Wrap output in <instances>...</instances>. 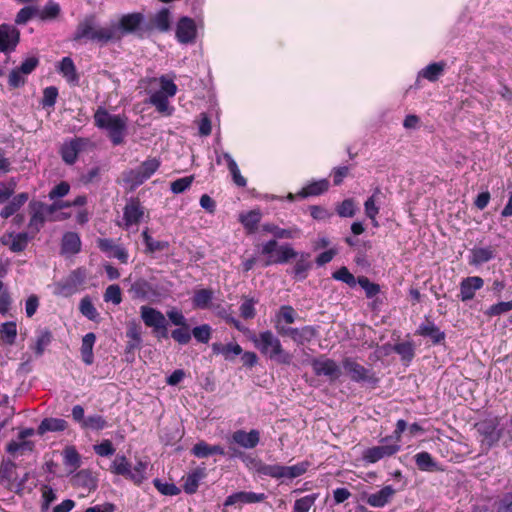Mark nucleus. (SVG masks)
Here are the masks:
<instances>
[{"mask_svg":"<svg viewBox=\"0 0 512 512\" xmlns=\"http://www.w3.org/2000/svg\"><path fill=\"white\" fill-rule=\"evenodd\" d=\"M141 319L147 327L153 328L154 331H159V328H164L166 318L164 314L149 306H141L140 308Z\"/></svg>","mask_w":512,"mask_h":512,"instance_id":"dca6fc26","label":"nucleus"},{"mask_svg":"<svg viewBox=\"0 0 512 512\" xmlns=\"http://www.w3.org/2000/svg\"><path fill=\"white\" fill-rule=\"evenodd\" d=\"M41 494H42L41 510H42V512H46V511H48L50 504L56 500V493L50 486L43 485L41 487Z\"/></svg>","mask_w":512,"mask_h":512,"instance_id":"69168bd1","label":"nucleus"},{"mask_svg":"<svg viewBox=\"0 0 512 512\" xmlns=\"http://www.w3.org/2000/svg\"><path fill=\"white\" fill-rule=\"evenodd\" d=\"M309 254H301L300 258L297 260L293 273L297 279H305L307 276V271L311 268V262L309 261Z\"/></svg>","mask_w":512,"mask_h":512,"instance_id":"58836bf2","label":"nucleus"},{"mask_svg":"<svg viewBox=\"0 0 512 512\" xmlns=\"http://www.w3.org/2000/svg\"><path fill=\"white\" fill-rule=\"evenodd\" d=\"M58 88L55 86H48L43 90V97L41 100L42 107L52 108L55 106L58 97Z\"/></svg>","mask_w":512,"mask_h":512,"instance_id":"5fc2aeb1","label":"nucleus"},{"mask_svg":"<svg viewBox=\"0 0 512 512\" xmlns=\"http://www.w3.org/2000/svg\"><path fill=\"white\" fill-rule=\"evenodd\" d=\"M28 200L27 193H20L13 197V199L2 209L0 212L1 217L9 218L15 214Z\"/></svg>","mask_w":512,"mask_h":512,"instance_id":"72a5a7b5","label":"nucleus"},{"mask_svg":"<svg viewBox=\"0 0 512 512\" xmlns=\"http://www.w3.org/2000/svg\"><path fill=\"white\" fill-rule=\"evenodd\" d=\"M146 467V463L141 461L138 462L133 469H130L129 474L127 475L126 478L137 485L141 484L146 479Z\"/></svg>","mask_w":512,"mask_h":512,"instance_id":"864d4df0","label":"nucleus"},{"mask_svg":"<svg viewBox=\"0 0 512 512\" xmlns=\"http://www.w3.org/2000/svg\"><path fill=\"white\" fill-rule=\"evenodd\" d=\"M212 350L214 354L222 355L225 360L232 361L242 353V348L237 343H213Z\"/></svg>","mask_w":512,"mask_h":512,"instance_id":"a878e982","label":"nucleus"},{"mask_svg":"<svg viewBox=\"0 0 512 512\" xmlns=\"http://www.w3.org/2000/svg\"><path fill=\"white\" fill-rule=\"evenodd\" d=\"M416 334L430 338L433 344H439L445 339V333L429 320H426L419 325L416 330Z\"/></svg>","mask_w":512,"mask_h":512,"instance_id":"4be33fe9","label":"nucleus"},{"mask_svg":"<svg viewBox=\"0 0 512 512\" xmlns=\"http://www.w3.org/2000/svg\"><path fill=\"white\" fill-rule=\"evenodd\" d=\"M192 453L198 458H206L213 454L224 455V449L219 445H209L205 441L196 443L192 448Z\"/></svg>","mask_w":512,"mask_h":512,"instance_id":"c85d7f7f","label":"nucleus"},{"mask_svg":"<svg viewBox=\"0 0 512 512\" xmlns=\"http://www.w3.org/2000/svg\"><path fill=\"white\" fill-rule=\"evenodd\" d=\"M257 301L253 298H244L243 303L240 306V315L244 319H252L256 315L255 304Z\"/></svg>","mask_w":512,"mask_h":512,"instance_id":"0e129e2a","label":"nucleus"},{"mask_svg":"<svg viewBox=\"0 0 512 512\" xmlns=\"http://www.w3.org/2000/svg\"><path fill=\"white\" fill-rule=\"evenodd\" d=\"M108 427V423L106 419L98 414L90 415L86 417L85 422L83 423L82 428L88 430L99 431Z\"/></svg>","mask_w":512,"mask_h":512,"instance_id":"a18cd8bd","label":"nucleus"},{"mask_svg":"<svg viewBox=\"0 0 512 512\" xmlns=\"http://www.w3.org/2000/svg\"><path fill=\"white\" fill-rule=\"evenodd\" d=\"M20 42V31L12 24L2 23L0 25V52H13Z\"/></svg>","mask_w":512,"mask_h":512,"instance_id":"1a4fd4ad","label":"nucleus"},{"mask_svg":"<svg viewBox=\"0 0 512 512\" xmlns=\"http://www.w3.org/2000/svg\"><path fill=\"white\" fill-rule=\"evenodd\" d=\"M446 68L444 61L428 64L418 73V77L424 78L430 82H436L443 75Z\"/></svg>","mask_w":512,"mask_h":512,"instance_id":"bb28decb","label":"nucleus"},{"mask_svg":"<svg viewBox=\"0 0 512 512\" xmlns=\"http://www.w3.org/2000/svg\"><path fill=\"white\" fill-rule=\"evenodd\" d=\"M142 236L146 245V251L149 253L163 251L169 247V243L167 241H158L153 239L148 234L147 229L143 231Z\"/></svg>","mask_w":512,"mask_h":512,"instance_id":"ea45409f","label":"nucleus"},{"mask_svg":"<svg viewBox=\"0 0 512 512\" xmlns=\"http://www.w3.org/2000/svg\"><path fill=\"white\" fill-rule=\"evenodd\" d=\"M400 450V445L395 444H383L380 446H374L366 449L363 452V460L367 463H376L379 460L390 457L396 454Z\"/></svg>","mask_w":512,"mask_h":512,"instance_id":"9b49d317","label":"nucleus"},{"mask_svg":"<svg viewBox=\"0 0 512 512\" xmlns=\"http://www.w3.org/2000/svg\"><path fill=\"white\" fill-rule=\"evenodd\" d=\"M265 499L266 495L264 493L240 491L229 495L224 502V506L260 503Z\"/></svg>","mask_w":512,"mask_h":512,"instance_id":"4468645a","label":"nucleus"},{"mask_svg":"<svg viewBox=\"0 0 512 512\" xmlns=\"http://www.w3.org/2000/svg\"><path fill=\"white\" fill-rule=\"evenodd\" d=\"M153 483L157 490L163 495L175 496L180 493V489L173 483H163L160 479H154Z\"/></svg>","mask_w":512,"mask_h":512,"instance_id":"338daca9","label":"nucleus"},{"mask_svg":"<svg viewBox=\"0 0 512 512\" xmlns=\"http://www.w3.org/2000/svg\"><path fill=\"white\" fill-rule=\"evenodd\" d=\"M296 312L292 306L283 305L276 315V323L293 324L295 322Z\"/></svg>","mask_w":512,"mask_h":512,"instance_id":"3c124183","label":"nucleus"},{"mask_svg":"<svg viewBox=\"0 0 512 512\" xmlns=\"http://www.w3.org/2000/svg\"><path fill=\"white\" fill-rule=\"evenodd\" d=\"M104 300L106 302H112L115 305L120 304L122 301L120 286L117 284L109 285L104 293Z\"/></svg>","mask_w":512,"mask_h":512,"instance_id":"052dcab7","label":"nucleus"},{"mask_svg":"<svg viewBox=\"0 0 512 512\" xmlns=\"http://www.w3.org/2000/svg\"><path fill=\"white\" fill-rule=\"evenodd\" d=\"M38 9L34 6H25L21 8L15 17L16 25H25L28 23L34 16H37Z\"/></svg>","mask_w":512,"mask_h":512,"instance_id":"603ef678","label":"nucleus"},{"mask_svg":"<svg viewBox=\"0 0 512 512\" xmlns=\"http://www.w3.org/2000/svg\"><path fill=\"white\" fill-rule=\"evenodd\" d=\"M159 162H144L137 170L129 172L128 181L132 186H138L148 179L157 169Z\"/></svg>","mask_w":512,"mask_h":512,"instance_id":"a211bd4d","label":"nucleus"},{"mask_svg":"<svg viewBox=\"0 0 512 512\" xmlns=\"http://www.w3.org/2000/svg\"><path fill=\"white\" fill-rule=\"evenodd\" d=\"M484 281L481 277L473 276L464 279L460 285V297L463 301L474 297L475 292L482 288Z\"/></svg>","mask_w":512,"mask_h":512,"instance_id":"412c9836","label":"nucleus"},{"mask_svg":"<svg viewBox=\"0 0 512 512\" xmlns=\"http://www.w3.org/2000/svg\"><path fill=\"white\" fill-rule=\"evenodd\" d=\"M500 421L501 419L498 416H491L475 424L477 432L483 437L481 442L486 450L494 446L502 437Z\"/></svg>","mask_w":512,"mask_h":512,"instance_id":"20e7f679","label":"nucleus"},{"mask_svg":"<svg viewBox=\"0 0 512 512\" xmlns=\"http://www.w3.org/2000/svg\"><path fill=\"white\" fill-rule=\"evenodd\" d=\"M262 230L267 233L273 234L276 238L279 239H291L296 237L300 233V230L297 227L282 229L271 223L264 224L262 226Z\"/></svg>","mask_w":512,"mask_h":512,"instance_id":"2f4dec72","label":"nucleus"},{"mask_svg":"<svg viewBox=\"0 0 512 512\" xmlns=\"http://www.w3.org/2000/svg\"><path fill=\"white\" fill-rule=\"evenodd\" d=\"M1 339L9 345L15 342L17 336V326L15 322L3 323L0 329Z\"/></svg>","mask_w":512,"mask_h":512,"instance_id":"09e8293b","label":"nucleus"},{"mask_svg":"<svg viewBox=\"0 0 512 512\" xmlns=\"http://www.w3.org/2000/svg\"><path fill=\"white\" fill-rule=\"evenodd\" d=\"M154 26L161 32L170 29V12L167 8L161 9L153 19Z\"/></svg>","mask_w":512,"mask_h":512,"instance_id":"de8ad7c7","label":"nucleus"},{"mask_svg":"<svg viewBox=\"0 0 512 512\" xmlns=\"http://www.w3.org/2000/svg\"><path fill=\"white\" fill-rule=\"evenodd\" d=\"M415 462L418 468L422 471H434L437 469V464L428 452H420L416 454Z\"/></svg>","mask_w":512,"mask_h":512,"instance_id":"79ce46f5","label":"nucleus"},{"mask_svg":"<svg viewBox=\"0 0 512 512\" xmlns=\"http://www.w3.org/2000/svg\"><path fill=\"white\" fill-rule=\"evenodd\" d=\"M168 96L163 92H153L149 97V103L153 105L156 110L165 116H171L174 108L169 105Z\"/></svg>","mask_w":512,"mask_h":512,"instance_id":"393cba45","label":"nucleus"},{"mask_svg":"<svg viewBox=\"0 0 512 512\" xmlns=\"http://www.w3.org/2000/svg\"><path fill=\"white\" fill-rule=\"evenodd\" d=\"M395 494V489L391 485L383 487L381 490L367 497V504L372 507H383L390 502Z\"/></svg>","mask_w":512,"mask_h":512,"instance_id":"5701e85b","label":"nucleus"},{"mask_svg":"<svg viewBox=\"0 0 512 512\" xmlns=\"http://www.w3.org/2000/svg\"><path fill=\"white\" fill-rule=\"evenodd\" d=\"M80 455L72 446L66 447L64 450V463L66 466L76 470L80 466Z\"/></svg>","mask_w":512,"mask_h":512,"instance_id":"4d7b16f0","label":"nucleus"},{"mask_svg":"<svg viewBox=\"0 0 512 512\" xmlns=\"http://www.w3.org/2000/svg\"><path fill=\"white\" fill-rule=\"evenodd\" d=\"M213 298V292L209 289H200L195 292L193 305L195 308L205 309Z\"/></svg>","mask_w":512,"mask_h":512,"instance_id":"c03bdc74","label":"nucleus"},{"mask_svg":"<svg viewBox=\"0 0 512 512\" xmlns=\"http://www.w3.org/2000/svg\"><path fill=\"white\" fill-rule=\"evenodd\" d=\"M16 480V464L11 460H3L0 465V484L7 489H12Z\"/></svg>","mask_w":512,"mask_h":512,"instance_id":"b1692460","label":"nucleus"},{"mask_svg":"<svg viewBox=\"0 0 512 512\" xmlns=\"http://www.w3.org/2000/svg\"><path fill=\"white\" fill-rule=\"evenodd\" d=\"M493 257H494V251L491 247L474 248L471 251L470 264L480 265L482 263L488 262Z\"/></svg>","mask_w":512,"mask_h":512,"instance_id":"4c0bfd02","label":"nucleus"},{"mask_svg":"<svg viewBox=\"0 0 512 512\" xmlns=\"http://www.w3.org/2000/svg\"><path fill=\"white\" fill-rule=\"evenodd\" d=\"M312 367L316 375H324L331 380H336L341 375L340 367L332 359H315L312 362Z\"/></svg>","mask_w":512,"mask_h":512,"instance_id":"2eb2a0df","label":"nucleus"},{"mask_svg":"<svg viewBox=\"0 0 512 512\" xmlns=\"http://www.w3.org/2000/svg\"><path fill=\"white\" fill-rule=\"evenodd\" d=\"M95 341H96V336L92 332L87 333L82 338L81 356H82V360L87 365H91L94 361L93 347H94Z\"/></svg>","mask_w":512,"mask_h":512,"instance_id":"c756f323","label":"nucleus"},{"mask_svg":"<svg viewBox=\"0 0 512 512\" xmlns=\"http://www.w3.org/2000/svg\"><path fill=\"white\" fill-rule=\"evenodd\" d=\"M57 71L70 85H79L80 76L71 57H63L57 65Z\"/></svg>","mask_w":512,"mask_h":512,"instance_id":"f3484780","label":"nucleus"},{"mask_svg":"<svg viewBox=\"0 0 512 512\" xmlns=\"http://www.w3.org/2000/svg\"><path fill=\"white\" fill-rule=\"evenodd\" d=\"M81 241L77 233L67 232L62 238V252L65 254H76L80 251Z\"/></svg>","mask_w":512,"mask_h":512,"instance_id":"7c9ffc66","label":"nucleus"},{"mask_svg":"<svg viewBox=\"0 0 512 512\" xmlns=\"http://www.w3.org/2000/svg\"><path fill=\"white\" fill-rule=\"evenodd\" d=\"M94 125L108 134L113 145L124 142L127 133L128 118L125 114H110L103 106H99L94 113Z\"/></svg>","mask_w":512,"mask_h":512,"instance_id":"f03ea898","label":"nucleus"},{"mask_svg":"<svg viewBox=\"0 0 512 512\" xmlns=\"http://www.w3.org/2000/svg\"><path fill=\"white\" fill-rule=\"evenodd\" d=\"M60 13L61 7L59 3L50 0L41 10H38L37 16L42 21H51L57 19Z\"/></svg>","mask_w":512,"mask_h":512,"instance_id":"f704fd0d","label":"nucleus"},{"mask_svg":"<svg viewBox=\"0 0 512 512\" xmlns=\"http://www.w3.org/2000/svg\"><path fill=\"white\" fill-rule=\"evenodd\" d=\"M71 40L74 42L89 40L104 45L120 41L121 35L116 27H98L96 15L88 14L77 24Z\"/></svg>","mask_w":512,"mask_h":512,"instance_id":"f257e3e1","label":"nucleus"},{"mask_svg":"<svg viewBox=\"0 0 512 512\" xmlns=\"http://www.w3.org/2000/svg\"><path fill=\"white\" fill-rule=\"evenodd\" d=\"M144 216V208L138 199H130L124 207L123 220L126 229L138 225Z\"/></svg>","mask_w":512,"mask_h":512,"instance_id":"ddd939ff","label":"nucleus"},{"mask_svg":"<svg viewBox=\"0 0 512 512\" xmlns=\"http://www.w3.org/2000/svg\"><path fill=\"white\" fill-rule=\"evenodd\" d=\"M194 180V176L179 178L170 184V189L174 194H179L188 189Z\"/></svg>","mask_w":512,"mask_h":512,"instance_id":"774afa93","label":"nucleus"},{"mask_svg":"<svg viewBox=\"0 0 512 512\" xmlns=\"http://www.w3.org/2000/svg\"><path fill=\"white\" fill-rule=\"evenodd\" d=\"M309 464L307 462L297 463L292 466H283V475L282 479H294L301 475H303L307 469Z\"/></svg>","mask_w":512,"mask_h":512,"instance_id":"a19ab883","label":"nucleus"},{"mask_svg":"<svg viewBox=\"0 0 512 512\" xmlns=\"http://www.w3.org/2000/svg\"><path fill=\"white\" fill-rule=\"evenodd\" d=\"M52 339V334L49 330L45 329L40 331L39 335L37 336L35 345L33 347L35 354L37 356H41L45 348L50 344Z\"/></svg>","mask_w":512,"mask_h":512,"instance_id":"8fccbe9b","label":"nucleus"},{"mask_svg":"<svg viewBox=\"0 0 512 512\" xmlns=\"http://www.w3.org/2000/svg\"><path fill=\"white\" fill-rule=\"evenodd\" d=\"M131 465L125 456H117L111 464V472L116 475L127 477Z\"/></svg>","mask_w":512,"mask_h":512,"instance_id":"49530a36","label":"nucleus"},{"mask_svg":"<svg viewBox=\"0 0 512 512\" xmlns=\"http://www.w3.org/2000/svg\"><path fill=\"white\" fill-rule=\"evenodd\" d=\"M3 245L9 247L12 252H22L28 244V235L27 233H8L1 237L0 239Z\"/></svg>","mask_w":512,"mask_h":512,"instance_id":"aec40b11","label":"nucleus"},{"mask_svg":"<svg viewBox=\"0 0 512 512\" xmlns=\"http://www.w3.org/2000/svg\"><path fill=\"white\" fill-rule=\"evenodd\" d=\"M318 334L317 328L313 326H304L295 328L292 340L297 345H304L311 342Z\"/></svg>","mask_w":512,"mask_h":512,"instance_id":"473e14b6","label":"nucleus"},{"mask_svg":"<svg viewBox=\"0 0 512 512\" xmlns=\"http://www.w3.org/2000/svg\"><path fill=\"white\" fill-rule=\"evenodd\" d=\"M250 339L261 354L269 359L285 365L291 363L292 355L283 349L279 338L270 330L263 331L258 336L253 335Z\"/></svg>","mask_w":512,"mask_h":512,"instance_id":"7ed1b4c3","label":"nucleus"},{"mask_svg":"<svg viewBox=\"0 0 512 512\" xmlns=\"http://www.w3.org/2000/svg\"><path fill=\"white\" fill-rule=\"evenodd\" d=\"M260 440L258 430L252 429L250 432L237 430L232 434V441L245 449L255 448Z\"/></svg>","mask_w":512,"mask_h":512,"instance_id":"6ab92c4d","label":"nucleus"},{"mask_svg":"<svg viewBox=\"0 0 512 512\" xmlns=\"http://www.w3.org/2000/svg\"><path fill=\"white\" fill-rule=\"evenodd\" d=\"M66 427L67 422L64 419L45 418L38 427V433L43 435L48 431H63Z\"/></svg>","mask_w":512,"mask_h":512,"instance_id":"c9c22d12","label":"nucleus"},{"mask_svg":"<svg viewBox=\"0 0 512 512\" xmlns=\"http://www.w3.org/2000/svg\"><path fill=\"white\" fill-rule=\"evenodd\" d=\"M144 21V15L139 12L129 13L123 15L117 25H111L110 27H116L117 32L120 33L121 38L126 34L135 33Z\"/></svg>","mask_w":512,"mask_h":512,"instance_id":"f8f14e48","label":"nucleus"},{"mask_svg":"<svg viewBox=\"0 0 512 512\" xmlns=\"http://www.w3.org/2000/svg\"><path fill=\"white\" fill-rule=\"evenodd\" d=\"M357 283L364 289L368 298H372L380 292V286L370 282L365 276L358 277Z\"/></svg>","mask_w":512,"mask_h":512,"instance_id":"e2e57ef3","label":"nucleus"},{"mask_svg":"<svg viewBox=\"0 0 512 512\" xmlns=\"http://www.w3.org/2000/svg\"><path fill=\"white\" fill-rule=\"evenodd\" d=\"M95 144L88 138L75 137L65 141L60 149L62 160H76L93 151Z\"/></svg>","mask_w":512,"mask_h":512,"instance_id":"423d86ee","label":"nucleus"},{"mask_svg":"<svg viewBox=\"0 0 512 512\" xmlns=\"http://www.w3.org/2000/svg\"><path fill=\"white\" fill-rule=\"evenodd\" d=\"M318 498L317 493L306 495L295 501L293 512H309Z\"/></svg>","mask_w":512,"mask_h":512,"instance_id":"37998d69","label":"nucleus"},{"mask_svg":"<svg viewBox=\"0 0 512 512\" xmlns=\"http://www.w3.org/2000/svg\"><path fill=\"white\" fill-rule=\"evenodd\" d=\"M261 216L262 215L259 210H252L246 214L240 215L239 220L243 224L244 228L248 231V233H254L261 220Z\"/></svg>","mask_w":512,"mask_h":512,"instance_id":"e433bc0d","label":"nucleus"},{"mask_svg":"<svg viewBox=\"0 0 512 512\" xmlns=\"http://www.w3.org/2000/svg\"><path fill=\"white\" fill-rule=\"evenodd\" d=\"M329 188V182L327 179H320L318 181H314L301 189L298 192L297 196L306 198L309 196H317L324 192H326Z\"/></svg>","mask_w":512,"mask_h":512,"instance_id":"cd10ccee","label":"nucleus"},{"mask_svg":"<svg viewBox=\"0 0 512 512\" xmlns=\"http://www.w3.org/2000/svg\"><path fill=\"white\" fill-rule=\"evenodd\" d=\"M29 209L31 213L29 228L35 232L40 231L46 221H49V217L54 214V206L47 205L40 201H31L29 203Z\"/></svg>","mask_w":512,"mask_h":512,"instance_id":"0eeeda50","label":"nucleus"},{"mask_svg":"<svg viewBox=\"0 0 512 512\" xmlns=\"http://www.w3.org/2000/svg\"><path fill=\"white\" fill-rule=\"evenodd\" d=\"M332 277L335 280L342 281V282L346 283L350 287L355 286L357 283V280L355 279L354 275L352 273H350V271L345 266H343L340 269H338L337 271H335L332 274Z\"/></svg>","mask_w":512,"mask_h":512,"instance_id":"680f3d73","label":"nucleus"},{"mask_svg":"<svg viewBox=\"0 0 512 512\" xmlns=\"http://www.w3.org/2000/svg\"><path fill=\"white\" fill-rule=\"evenodd\" d=\"M202 477V471H194L193 473L188 474L183 485L184 491L189 494L196 492L199 486V481Z\"/></svg>","mask_w":512,"mask_h":512,"instance_id":"6e6d98bb","label":"nucleus"},{"mask_svg":"<svg viewBox=\"0 0 512 512\" xmlns=\"http://www.w3.org/2000/svg\"><path fill=\"white\" fill-rule=\"evenodd\" d=\"M393 350L399 354L402 360L410 362L414 357V346L411 342H403L394 345Z\"/></svg>","mask_w":512,"mask_h":512,"instance_id":"13d9d810","label":"nucleus"},{"mask_svg":"<svg viewBox=\"0 0 512 512\" xmlns=\"http://www.w3.org/2000/svg\"><path fill=\"white\" fill-rule=\"evenodd\" d=\"M262 254L267 256L265 266L283 264L297 256V252L290 245L278 246L276 240L264 243L262 245Z\"/></svg>","mask_w":512,"mask_h":512,"instance_id":"39448f33","label":"nucleus"},{"mask_svg":"<svg viewBox=\"0 0 512 512\" xmlns=\"http://www.w3.org/2000/svg\"><path fill=\"white\" fill-rule=\"evenodd\" d=\"M197 36L195 21L187 16L181 17L176 25V38L179 43L188 44L194 42Z\"/></svg>","mask_w":512,"mask_h":512,"instance_id":"9d476101","label":"nucleus"},{"mask_svg":"<svg viewBox=\"0 0 512 512\" xmlns=\"http://www.w3.org/2000/svg\"><path fill=\"white\" fill-rule=\"evenodd\" d=\"M342 366L346 374L354 382H377V378L375 377L374 373L371 372L370 369L365 368L363 365L359 364L352 358H344L342 361Z\"/></svg>","mask_w":512,"mask_h":512,"instance_id":"6e6552de","label":"nucleus"},{"mask_svg":"<svg viewBox=\"0 0 512 512\" xmlns=\"http://www.w3.org/2000/svg\"><path fill=\"white\" fill-rule=\"evenodd\" d=\"M32 450L33 443L31 441L26 440H20L19 442L11 441L6 446V451L11 455H15L17 452L23 453L24 451Z\"/></svg>","mask_w":512,"mask_h":512,"instance_id":"bf43d9fd","label":"nucleus"}]
</instances>
